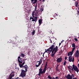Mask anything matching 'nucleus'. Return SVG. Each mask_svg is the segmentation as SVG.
Masks as SVG:
<instances>
[{"mask_svg":"<svg viewBox=\"0 0 79 79\" xmlns=\"http://www.w3.org/2000/svg\"><path fill=\"white\" fill-rule=\"evenodd\" d=\"M47 64L48 62H47L46 63L45 65V66H44V68L43 70V69H42V67H41L39 69L38 76H41V74H42V75H43V74H45V72L47 70ZM42 70H43V71Z\"/></svg>","mask_w":79,"mask_h":79,"instance_id":"obj_1","label":"nucleus"},{"mask_svg":"<svg viewBox=\"0 0 79 79\" xmlns=\"http://www.w3.org/2000/svg\"><path fill=\"white\" fill-rule=\"evenodd\" d=\"M18 61L19 63V66L20 67V68H23V67H24L25 69V71H27V69L28 68V66H27V65H25L24 66H23V65H24V63H25V62L24 61L23 63L22 64L23 61H21L20 56H19L18 57Z\"/></svg>","mask_w":79,"mask_h":79,"instance_id":"obj_2","label":"nucleus"},{"mask_svg":"<svg viewBox=\"0 0 79 79\" xmlns=\"http://www.w3.org/2000/svg\"><path fill=\"white\" fill-rule=\"evenodd\" d=\"M51 51L52 52L51 56L53 58V57L55 56V54L58 51V46H56L55 48L54 47V48L52 49Z\"/></svg>","mask_w":79,"mask_h":79,"instance_id":"obj_3","label":"nucleus"},{"mask_svg":"<svg viewBox=\"0 0 79 79\" xmlns=\"http://www.w3.org/2000/svg\"><path fill=\"white\" fill-rule=\"evenodd\" d=\"M36 10V6L35 7L34 11H33L32 13V16H38L40 15L39 14L40 13V12H39V10H38L35 11Z\"/></svg>","mask_w":79,"mask_h":79,"instance_id":"obj_4","label":"nucleus"},{"mask_svg":"<svg viewBox=\"0 0 79 79\" xmlns=\"http://www.w3.org/2000/svg\"><path fill=\"white\" fill-rule=\"evenodd\" d=\"M54 47H55V46H54V45L53 44L48 49L46 50V49H45V51L44 53H43V55H44L45 53H48V51H52V49Z\"/></svg>","mask_w":79,"mask_h":79,"instance_id":"obj_5","label":"nucleus"},{"mask_svg":"<svg viewBox=\"0 0 79 79\" xmlns=\"http://www.w3.org/2000/svg\"><path fill=\"white\" fill-rule=\"evenodd\" d=\"M20 77H22L23 78L24 77L26 76V71H24L23 70H21V73L20 75Z\"/></svg>","mask_w":79,"mask_h":79,"instance_id":"obj_6","label":"nucleus"},{"mask_svg":"<svg viewBox=\"0 0 79 79\" xmlns=\"http://www.w3.org/2000/svg\"><path fill=\"white\" fill-rule=\"evenodd\" d=\"M31 21H35L36 22L37 21V17H36L33 16L32 17H31L30 18Z\"/></svg>","mask_w":79,"mask_h":79,"instance_id":"obj_7","label":"nucleus"},{"mask_svg":"<svg viewBox=\"0 0 79 79\" xmlns=\"http://www.w3.org/2000/svg\"><path fill=\"white\" fill-rule=\"evenodd\" d=\"M73 69L74 71L77 72V73H78V72H79V69H78L77 67L75 66L74 65H73Z\"/></svg>","mask_w":79,"mask_h":79,"instance_id":"obj_8","label":"nucleus"},{"mask_svg":"<svg viewBox=\"0 0 79 79\" xmlns=\"http://www.w3.org/2000/svg\"><path fill=\"white\" fill-rule=\"evenodd\" d=\"M74 77V75L73 74L72 75V76L69 74H68L66 78L68 79H72V78Z\"/></svg>","mask_w":79,"mask_h":79,"instance_id":"obj_9","label":"nucleus"},{"mask_svg":"<svg viewBox=\"0 0 79 79\" xmlns=\"http://www.w3.org/2000/svg\"><path fill=\"white\" fill-rule=\"evenodd\" d=\"M69 60L70 62H74V57H73L72 58V57H71V56H69Z\"/></svg>","mask_w":79,"mask_h":79,"instance_id":"obj_10","label":"nucleus"},{"mask_svg":"<svg viewBox=\"0 0 79 79\" xmlns=\"http://www.w3.org/2000/svg\"><path fill=\"white\" fill-rule=\"evenodd\" d=\"M79 51H78V50H77L75 52V57H77V58H78V57H79Z\"/></svg>","mask_w":79,"mask_h":79,"instance_id":"obj_11","label":"nucleus"},{"mask_svg":"<svg viewBox=\"0 0 79 79\" xmlns=\"http://www.w3.org/2000/svg\"><path fill=\"white\" fill-rule=\"evenodd\" d=\"M56 61L57 63H60L62 61V58L61 57L58 58Z\"/></svg>","mask_w":79,"mask_h":79,"instance_id":"obj_12","label":"nucleus"},{"mask_svg":"<svg viewBox=\"0 0 79 79\" xmlns=\"http://www.w3.org/2000/svg\"><path fill=\"white\" fill-rule=\"evenodd\" d=\"M73 54V52L72 51L70 52H69L68 53V56H72V55Z\"/></svg>","mask_w":79,"mask_h":79,"instance_id":"obj_13","label":"nucleus"},{"mask_svg":"<svg viewBox=\"0 0 79 79\" xmlns=\"http://www.w3.org/2000/svg\"><path fill=\"white\" fill-rule=\"evenodd\" d=\"M37 62H39V63H38V65H36L35 66L36 67H39V66H40V64H41V63H42V62H40V61H37Z\"/></svg>","mask_w":79,"mask_h":79,"instance_id":"obj_14","label":"nucleus"},{"mask_svg":"<svg viewBox=\"0 0 79 79\" xmlns=\"http://www.w3.org/2000/svg\"><path fill=\"white\" fill-rule=\"evenodd\" d=\"M31 3L34 4L35 3H36L37 2V0H31Z\"/></svg>","mask_w":79,"mask_h":79,"instance_id":"obj_15","label":"nucleus"},{"mask_svg":"<svg viewBox=\"0 0 79 79\" xmlns=\"http://www.w3.org/2000/svg\"><path fill=\"white\" fill-rule=\"evenodd\" d=\"M39 23L40 24V25L42 23V19H40L39 20Z\"/></svg>","mask_w":79,"mask_h":79,"instance_id":"obj_16","label":"nucleus"},{"mask_svg":"<svg viewBox=\"0 0 79 79\" xmlns=\"http://www.w3.org/2000/svg\"><path fill=\"white\" fill-rule=\"evenodd\" d=\"M43 10H44L43 9V8H42L40 10V11H39L38 10V13H40H40L39 14H40V15H41V13H42V12L43 11Z\"/></svg>","mask_w":79,"mask_h":79,"instance_id":"obj_17","label":"nucleus"},{"mask_svg":"<svg viewBox=\"0 0 79 79\" xmlns=\"http://www.w3.org/2000/svg\"><path fill=\"white\" fill-rule=\"evenodd\" d=\"M75 6L76 7L77 6V5H78V2L77 1L75 2Z\"/></svg>","mask_w":79,"mask_h":79,"instance_id":"obj_18","label":"nucleus"},{"mask_svg":"<svg viewBox=\"0 0 79 79\" xmlns=\"http://www.w3.org/2000/svg\"><path fill=\"white\" fill-rule=\"evenodd\" d=\"M52 79V77L50 76H48V77H47V79Z\"/></svg>","mask_w":79,"mask_h":79,"instance_id":"obj_19","label":"nucleus"},{"mask_svg":"<svg viewBox=\"0 0 79 79\" xmlns=\"http://www.w3.org/2000/svg\"><path fill=\"white\" fill-rule=\"evenodd\" d=\"M73 68H72V66H69V70H70V69H73Z\"/></svg>","mask_w":79,"mask_h":79,"instance_id":"obj_20","label":"nucleus"},{"mask_svg":"<svg viewBox=\"0 0 79 79\" xmlns=\"http://www.w3.org/2000/svg\"><path fill=\"white\" fill-rule=\"evenodd\" d=\"M31 34L32 35H34V34H35V30H34V31L31 32Z\"/></svg>","mask_w":79,"mask_h":79,"instance_id":"obj_21","label":"nucleus"},{"mask_svg":"<svg viewBox=\"0 0 79 79\" xmlns=\"http://www.w3.org/2000/svg\"><path fill=\"white\" fill-rule=\"evenodd\" d=\"M21 56H22V57H23V58H24V57L25 56V55H24V54H21Z\"/></svg>","mask_w":79,"mask_h":79,"instance_id":"obj_22","label":"nucleus"},{"mask_svg":"<svg viewBox=\"0 0 79 79\" xmlns=\"http://www.w3.org/2000/svg\"><path fill=\"white\" fill-rule=\"evenodd\" d=\"M75 48H76V47H74L72 49V52H74V50H75Z\"/></svg>","mask_w":79,"mask_h":79,"instance_id":"obj_23","label":"nucleus"},{"mask_svg":"<svg viewBox=\"0 0 79 79\" xmlns=\"http://www.w3.org/2000/svg\"><path fill=\"white\" fill-rule=\"evenodd\" d=\"M76 45H75V44L74 43L72 44V47H75Z\"/></svg>","mask_w":79,"mask_h":79,"instance_id":"obj_24","label":"nucleus"},{"mask_svg":"<svg viewBox=\"0 0 79 79\" xmlns=\"http://www.w3.org/2000/svg\"><path fill=\"white\" fill-rule=\"evenodd\" d=\"M66 60H65L64 62V65H66Z\"/></svg>","mask_w":79,"mask_h":79,"instance_id":"obj_25","label":"nucleus"},{"mask_svg":"<svg viewBox=\"0 0 79 79\" xmlns=\"http://www.w3.org/2000/svg\"><path fill=\"white\" fill-rule=\"evenodd\" d=\"M51 51H48V54H50V53H51Z\"/></svg>","mask_w":79,"mask_h":79,"instance_id":"obj_26","label":"nucleus"},{"mask_svg":"<svg viewBox=\"0 0 79 79\" xmlns=\"http://www.w3.org/2000/svg\"><path fill=\"white\" fill-rule=\"evenodd\" d=\"M74 40H75V41H76L77 42V41H78L77 39V38H75Z\"/></svg>","mask_w":79,"mask_h":79,"instance_id":"obj_27","label":"nucleus"},{"mask_svg":"<svg viewBox=\"0 0 79 79\" xmlns=\"http://www.w3.org/2000/svg\"><path fill=\"white\" fill-rule=\"evenodd\" d=\"M68 58V57H65V60L66 61V60Z\"/></svg>","mask_w":79,"mask_h":79,"instance_id":"obj_28","label":"nucleus"},{"mask_svg":"<svg viewBox=\"0 0 79 79\" xmlns=\"http://www.w3.org/2000/svg\"><path fill=\"white\" fill-rule=\"evenodd\" d=\"M55 79H59V78L58 77H55Z\"/></svg>","mask_w":79,"mask_h":79,"instance_id":"obj_29","label":"nucleus"},{"mask_svg":"<svg viewBox=\"0 0 79 79\" xmlns=\"http://www.w3.org/2000/svg\"><path fill=\"white\" fill-rule=\"evenodd\" d=\"M16 79H21V78H19L18 77H17L16 78Z\"/></svg>","mask_w":79,"mask_h":79,"instance_id":"obj_30","label":"nucleus"},{"mask_svg":"<svg viewBox=\"0 0 79 79\" xmlns=\"http://www.w3.org/2000/svg\"><path fill=\"white\" fill-rule=\"evenodd\" d=\"M61 43H59V46H60V45H61Z\"/></svg>","mask_w":79,"mask_h":79,"instance_id":"obj_31","label":"nucleus"},{"mask_svg":"<svg viewBox=\"0 0 79 79\" xmlns=\"http://www.w3.org/2000/svg\"><path fill=\"white\" fill-rule=\"evenodd\" d=\"M52 79H55V78L54 77H53Z\"/></svg>","mask_w":79,"mask_h":79,"instance_id":"obj_32","label":"nucleus"},{"mask_svg":"<svg viewBox=\"0 0 79 79\" xmlns=\"http://www.w3.org/2000/svg\"><path fill=\"white\" fill-rule=\"evenodd\" d=\"M41 60H42V59H40V62H41Z\"/></svg>","mask_w":79,"mask_h":79,"instance_id":"obj_33","label":"nucleus"},{"mask_svg":"<svg viewBox=\"0 0 79 79\" xmlns=\"http://www.w3.org/2000/svg\"><path fill=\"white\" fill-rule=\"evenodd\" d=\"M45 0H42L43 2H44Z\"/></svg>","mask_w":79,"mask_h":79,"instance_id":"obj_34","label":"nucleus"},{"mask_svg":"<svg viewBox=\"0 0 79 79\" xmlns=\"http://www.w3.org/2000/svg\"><path fill=\"white\" fill-rule=\"evenodd\" d=\"M49 32H50V33H51L52 32V31H49Z\"/></svg>","mask_w":79,"mask_h":79,"instance_id":"obj_35","label":"nucleus"},{"mask_svg":"<svg viewBox=\"0 0 79 79\" xmlns=\"http://www.w3.org/2000/svg\"><path fill=\"white\" fill-rule=\"evenodd\" d=\"M78 67H79V64H78Z\"/></svg>","mask_w":79,"mask_h":79,"instance_id":"obj_36","label":"nucleus"},{"mask_svg":"<svg viewBox=\"0 0 79 79\" xmlns=\"http://www.w3.org/2000/svg\"><path fill=\"white\" fill-rule=\"evenodd\" d=\"M56 70L57 71H58V69H56Z\"/></svg>","mask_w":79,"mask_h":79,"instance_id":"obj_37","label":"nucleus"},{"mask_svg":"<svg viewBox=\"0 0 79 79\" xmlns=\"http://www.w3.org/2000/svg\"><path fill=\"white\" fill-rule=\"evenodd\" d=\"M61 44H62V43H63V41H61Z\"/></svg>","mask_w":79,"mask_h":79,"instance_id":"obj_38","label":"nucleus"},{"mask_svg":"<svg viewBox=\"0 0 79 79\" xmlns=\"http://www.w3.org/2000/svg\"><path fill=\"white\" fill-rule=\"evenodd\" d=\"M78 61H79V59H78Z\"/></svg>","mask_w":79,"mask_h":79,"instance_id":"obj_39","label":"nucleus"},{"mask_svg":"<svg viewBox=\"0 0 79 79\" xmlns=\"http://www.w3.org/2000/svg\"><path fill=\"white\" fill-rule=\"evenodd\" d=\"M40 1H42V0H40Z\"/></svg>","mask_w":79,"mask_h":79,"instance_id":"obj_40","label":"nucleus"},{"mask_svg":"<svg viewBox=\"0 0 79 79\" xmlns=\"http://www.w3.org/2000/svg\"><path fill=\"white\" fill-rule=\"evenodd\" d=\"M43 65V64H42V66Z\"/></svg>","mask_w":79,"mask_h":79,"instance_id":"obj_41","label":"nucleus"}]
</instances>
